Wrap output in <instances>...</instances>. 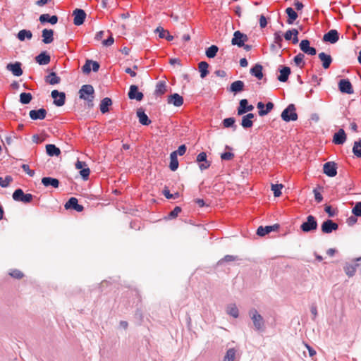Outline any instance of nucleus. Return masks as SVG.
<instances>
[{"instance_id": "obj_1", "label": "nucleus", "mask_w": 361, "mask_h": 361, "mask_svg": "<svg viewBox=\"0 0 361 361\" xmlns=\"http://www.w3.org/2000/svg\"><path fill=\"white\" fill-rule=\"evenodd\" d=\"M249 316L252 321L254 329L258 332L265 331V322L262 316L255 309H252L249 312Z\"/></svg>"}, {"instance_id": "obj_2", "label": "nucleus", "mask_w": 361, "mask_h": 361, "mask_svg": "<svg viewBox=\"0 0 361 361\" xmlns=\"http://www.w3.org/2000/svg\"><path fill=\"white\" fill-rule=\"evenodd\" d=\"M80 98L87 102L89 106H93L94 90L91 85H83L79 90Z\"/></svg>"}, {"instance_id": "obj_3", "label": "nucleus", "mask_w": 361, "mask_h": 361, "mask_svg": "<svg viewBox=\"0 0 361 361\" xmlns=\"http://www.w3.org/2000/svg\"><path fill=\"white\" fill-rule=\"evenodd\" d=\"M281 118L286 122L295 121L298 119L296 109L293 104H290L281 113Z\"/></svg>"}, {"instance_id": "obj_4", "label": "nucleus", "mask_w": 361, "mask_h": 361, "mask_svg": "<svg viewBox=\"0 0 361 361\" xmlns=\"http://www.w3.org/2000/svg\"><path fill=\"white\" fill-rule=\"evenodd\" d=\"M318 224L316 218L312 215L307 216V219L300 225V229L304 233H310L317 229Z\"/></svg>"}, {"instance_id": "obj_5", "label": "nucleus", "mask_w": 361, "mask_h": 361, "mask_svg": "<svg viewBox=\"0 0 361 361\" xmlns=\"http://www.w3.org/2000/svg\"><path fill=\"white\" fill-rule=\"evenodd\" d=\"M33 197L30 193H24L21 188L16 189L12 195V197L15 201L22 202L25 204L31 202Z\"/></svg>"}, {"instance_id": "obj_6", "label": "nucleus", "mask_w": 361, "mask_h": 361, "mask_svg": "<svg viewBox=\"0 0 361 361\" xmlns=\"http://www.w3.org/2000/svg\"><path fill=\"white\" fill-rule=\"evenodd\" d=\"M248 40V37L246 34L241 32L239 30L234 32L233 37L231 39V44L242 47L244 43Z\"/></svg>"}, {"instance_id": "obj_7", "label": "nucleus", "mask_w": 361, "mask_h": 361, "mask_svg": "<svg viewBox=\"0 0 361 361\" xmlns=\"http://www.w3.org/2000/svg\"><path fill=\"white\" fill-rule=\"evenodd\" d=\"M51 97L53 98V104L56 106H62L66 102V94L57 90H52Z\"/></svg>"}, {"instance_id": "obj_8", "label": "nucleus", "mask_w": 361, "mask_h": 361, "mask_svg": "<svg viewBox=\"0 0 361 361\" xmlns=\"http://www.w3.org/2000/svg\"><path fill=\"white\" fill-rule=\"evenodd\" d=\"M73 23L74 25L79 26L84 23L86 18V13L81 8H75L73 12Z\"/></svg>"}, {"instance_id": "obj_9", "label": "nucleus", "mask_w": 361, "mask_h": 361, "mask_svg": "<svg viewBox=\"0 0 361 361\" xmlns=\"http://www.w3.org/2000/svg\"><path fill=\"white\" fill-rule=\"evenodd\" d=\"M323 172L329 177H334L337 174V164L334 161L326 162L323 166Z\"/></svg>"}, {"instance_id": "obj_10", "label": "nucleus", "mask_w": 361, "mask_h": 361, "mask_svg": "<svg viewBox=\"0 0 361 361\" xmlns=\"http://www.w3.org/2000/svg\"><path fill=\"white\" fill-rule=\"evenodd\" d=\"M299 47L300 50L307 55L314 56L317 54L316 49L310 46V42L307 39L301 40Z\"/></svg>"}, {"instance_id": "obj_11", "label": "nucleus", "mask_w": 361, "mask_h": 361, "mask_svg": "<svg viewBox=\"0 0 361 361\" xmlns=\"http://www.w3.org/2000/svg\"><path fill=\"white\" fill-rule=\"evenodd\" d=\"M338 228V224L331 219L324 221L321 226L322 231L324 233H331L334 231H336Z\"/></svg>"}, {"instance_id": "obj_12", "label": "nucleus", "mask_w": 361, "mask_h": 361, "mask_svg": "<svg viewBox=\"0 0 361 361\" xmlns=\"http://www.w3.org/2000/svg\"><path fill=\"white\" fill-rule=\"evenodd\" d=\"M254 109V106L249 104L247 99H243L239 102V106L237 109L238 115L241 116L247 112L252 111Z\"/></svg>"}, {"instance_id": "obj_13", "label": "nucleus", "mask_w": 361, "mask_h": 361, "mask_svg": "<svg viewBox=\"0 0 361 361\" xmlns=\"http://www.w3.org/2000/svg\"><path fill=\"white\" fill-rule=\"evenodd\" d=\"M66 209H73L78 212H81L84 209V207L78 204V200L76 197H71L64 205Z\"/></svg>"}, {"instance_id": "obj_14", "label": "nucleus", "mask_w": 361, "mask_h": 361, "mask_svg": "<svg viewBox=\"0 0 361 361\" xmlns=\"http://www.w3.org/2000/svg\"><path fill=\"white\" fill-rule=\"evenodd\" d=\"M278 71L280 74L278 75L277 79L281 82H286L291 73L290 68L283 65H280L279 66Z\"/></svg>"}, {"instance_id": "obj_15", "label": "nucleus", "mask_w": 361, "mask_h": 361, "mask_svg": "<svg viewBox=\"0 0 361 361\" xmlns=\"http://www.w3.org/2000/svg\"><path fill=\"white\" fill-rule=\"evenodd\" d=\"M128 96L130 99H135L139 102L144 97L143 93L139 91L138 87L135 85L130 86Z\"/></svg>"}, {"instance_id": "obj_16", "label": "nucleus", "mask_w": 361, "mask_h": 361, "mask_svg": "<svg viewBox=\"0 0 361 361\" xmlns=\"http://www.w3.org/2000/svg\"><path fill=\"white\" fill-rule=\"evenodd\" d=\"M338 89L342 93L353 94V88L348 79H341L338 82Z\"/></svg>"}, {"instance_id": "obj_17", "label": "nucleus", "mask_w": 361, "mask_h": 361, "mask_svg": "<svg viewBox=\"0 0 361 361\" xmlns=\"http://www.w3.org/2000/svg\"><path fill=\"white\" fill-rule=\"evenodd\" d=\"M339 39V34L336 30H330L328 32L324 35L322 40L325 42L331 44L336 43Z\"/></svg>"}, {"instance_id": "obj_18", "label": "nucleus", "mask_w": 361, "mask_h": 361, "mask_svg": "<svg viewBox=\"0 0 361 361\" xmlns=\"http://www.w3.org/2000/svg\"><path fill=\"white\" fill-rule=\"evenodd\" d=\"M207 154L204 152H200L197 156L196 161L199 163L201 171L207 169L211 165V162L207 160Z\"/></svg>"}, {"instance_id": "obj_19", "label": "nucleus", "mask_w": 361, "mask_h": 361, "mask_svg": "<svg viewBox=\"0 0 361 361\" xmlns=\"http://www.w3.org/2000/svg\"><path fill=\"white\" fill-rule=\"evenodd\" d=\"M47 111L44 108H40L39 109H33L30 111L29 112V116L30 118L33 120H43L46 118Z\"/></svg>"}, {"instance_id": "obj_20", "label": "nucleus", "mask_w": 361, "mask_h": 361, "mask_svg": "<svg viewBox=\"0 0 361 361\" xmlns=\"http://www.w3.org/2000/svg\"><path fill=\"white\" fill-rule=\"evenodd\" d=\"M21 63L16 61L15 63H9L6 66V69L11 71L13 75L19 77L23 75V69Z\"/></svg>"}, {"instance_id": "obj_21", "label": "nucleus", "mask_w": 361, "mask_h": 361, "mask_svg": "<svg viewBox=\"0 0 361 361\" xmlns=\"http://www.w3.org/2000/svg\"><path fill=\"white\" fill-rule=\"evenodd\" d=\"M279 228V225L278 224L271 225V226H260L257 229V235L259 236H264L265 235L271 233V231H277Z\"/></svg>"}, {"instance_id": "obj_22", "label": "nucleus", "mask_w": 361, "mask_h": 361, "mask_svg": "<svg viewBox=\"0 0 361 361\" xmlns=\"http://www.w3.org/2000/svg\"><path fill=\"white\" fill-rule=\"evenodd\" d=\"M347 136L343 128L339 129L333 136V142L335 145H343L346 141Z\"/></svg>"}, {"instance_id": "obj_23", "label": "nucleus", "mask_w": 361, "mask_h": 361, "mask_svg": "<svg viewBox=\"0 0 361 361\" xmlns=\"http://www.w3.org/2000/svg\"><path fill=\"white\" fill-rule=\"evenodd\" d=\"M39 20L42 24L50 23L51 25H55L58 22L59 18L56 15L50 16L48 13H44L40 15Z\"/></svg>"}, {"instance_id": "obj_24", "label": "nucleus", "mask_w": 361, "mask_h": 361, "mask_svg": "<svg viewBox=\"0 0 361 361\" xmlns=\"http://www.w3.org/2000/svg\"><path fill=\"white\" fill-rule=\"evenodd\" d=\"M136 114L137 117L138 118L140 123H141L142 125L149 126L152 123L151 120L145 114V110L142 108L137 109Z\"/></svg>"}, {"instance_id": "obj_25", "label": "nucleus", "mask_w": 361, "mask_h": 361, "mask_svg": "<svg viewBox=\"0 0 361 361\" xmlns=\"http://www.w3.org/2000/svg\"><path fill=\"white\" fill-rule=\"evenodd\" d=\"M167 102L169 104H172L173 106L176 107H179L183 104V98L178 93H173L169 96L167 99Z\"/></svg>"}, {"instance_id": "obj_26", "label": "nucleus", "mask_w": 361, "mask_h": 361, "mask_svg": "<svg viewBox=\"0 0 361 361\" xmlns=\"http://www.w3.org/2000/svg\"><path fill=\"white\" fill-rule=\"evenodd\" d=\"M42 183L44 187H51L54 188H58L60 184L59 180L53 177H44L42 178Z\"/></svg>"}, {"instance_id": "obj_27", "label": "nucleus", "mask_w": 361, "mask_h": 361, "mask_svg": "<svg viewBox=\"0 0 361 361\" xmlns=\"http://www.w3.org/2000/svg\"><path fill=\"white\" fill-rule=\"evenodd\" d=\"M54 32L52 29H44L42 31V42L48 44L54 41Z\"/></svg>"}, {"instance_id": "obj_28", "label": "nucleus", "mask_w": 361, "mask_h": 361, "mask_svg": "<svg viewBox=\"0 0 361 361\" xmlns=\"http://www.w3.org/2000/svg\"><path fill=\"white\" fill-rule=\"evenodd\" d=\"M35 61L39 65H47L49 63L51 56L46 51H44L35 57Z\"/></svg>"}, {"instance_id": "obj_29", "label": "nucleus", "mask_w": 361, "mask_h": 361, "mask_svg": "<svg viewBox=\"0 0 361 361\" xmlns=\"http://www.w3.org/2000/svg\"><path fill=\"white\" fill-rule=\"evenodd\" d=\"M262 70L263 66L259 63H256L250 68V73L258 80H262L264 77Z\"/></svg>"}, {"instance_id": "obj_30", "label": "nucleus", "mask_w": 361, "mask_h": 361, "mask_svg": "<svg viewBox=\"0 0 361 361\" xmlns=\"http://www.w3.org/2000/svg\"><path fill=\"white\" fill-rule=\"evenodd\" d=\"M319 59L322 62V66L324 69H327L330 67L333 59L331 55L327 54L324 52H321L318 55Z\"/></svg>"}, {"instance_id": "obj_31", "label": "nucleus", "mask_w": 361, "mask_h": 361, "mask_svg": "<svg viewBox=\"0 0 361 361\" xmlns=\"http://www.w3.org/2000/svg\"><path fill=\"white\" fill-rule=\"evenodd\" d=\"M255 117V114L252 113H248L242 117L241 126L243 128H250L253 126L252 118Z\"/></svg>"}, {"instance_id": "obj_32", "label": "nucleus", "mask_w": 361, "mask_h": 361, "mask_svg": "<svg viewBox=\"0 0 361 361\" xmlns=\"http://www.w3.org/2000/svg\"><path fill=\"white\" fill-rule=\"evenodd\" d=\"M245 83L242 80H235L231 83L229 91L235 94L242 92L244 90Z\"/></svg>"}, {"instance_id": "obj_33", "label": "nucleus", "mask_w": 361, "mask_h": 361, "mask_svg": "<svg viewBox=\"0 0 361 361\" xmlns=\"http://www.w3.org/2000/svg\"><path fill=\"white\" fill-rule=\"evenodd\" d=\"M285 12L288 16L287 23L288 25L293 24V23L296 20V19L298 17V13L291 7H288L286 9Z\"/></svg>"}, {"instance_id": "obj_34", "label": "nucleus", "mask_w": 361, "mask_h": 361, "mask_svg": "<svg viewBox=\"0 0 361 361\" xmlns=\"http://www.w3.org/2000/svg\"><path fill=\"white\" fill-rule=\"evenodd\" d=\"M112 105V100L109 97L104 98L100 103L99 109L102 114L109 112V106Z\"/></svg>"}, {"instance_id": "obj_35", "label": "nucleus", "mask_w": 361, "mask_h": 361, "mask_svg": "<svg viewBox=\"0 0 361 361\" xmlns=\"http://www.w3.org/2000/svg\"><path fill=\"white\" fill-rule=\"evenodd\" d=\"M46 152L49 157L59 156L61 154V150L54 144L46 145Z\"/></svg>"}, {"instance_id": "obj_36", "label": "nucleus", "mask_w": 361, "mask_h": 361, "mask_svg": "<svg viewBox=\"0 0 361 361\" xmlns=\"http://www.w3.org/2000/svg\"><path fill=\"white\" fill-rule=\"evenodd\" d=\"M32 37V33L29 30L23 29L17 34V38L21 42H23L25 39L30 40Z\"/></svg>"}, {"instance_id": "obj_37", "label": "nucleus", "mask_w": 361, "mask_h": 361, "mask_svg": "<svg viewBox=\"0 0 361 361\" xmlns=\"http://www.w3.org/2000/svg\"><path fill=\"white\" fill-rule=\"evenodd\" d=\"M155 32L159 34V37L161 39H166L168 41H171L173 39V37L170 35L169 31L165 30L162 27H157Z\"/></svg>"}, {"instance_id": "obj_38", "label": "nucleus", "mask_w": 361, "mask_h": 361, "mask_svg": "<svg viewBox=\"0 0 361 361\" xmlns=\"http://www.w3.org/2000/svg\"><path fill=\"white\" fill-rule=\"evenodd\" d=\"M358 266H359V264L345 263L343 269H344L345 274L349 277H351L355 275V271H356V267Z\"/></svg>"}, {"instance_id": "obj_39", "label": "nucleus", "mask_w": 361, "mask_h": 361, "mask_svg": "<svg viewBox=\"0 0 361 361\" xmlns=\"http://www.w3.org/2000/svg\"><path fill=\"white\" fill-rule=\"evenodd\" d=\"M45 81L50 85H56L61 82V78L55 72H51L45 78Z\"/></svg>"}, {"instance_id": "obj_40", "label": "nucleus", "mask_w": 361, "mask_h": 361, "mask_svg": "<svg viewBox=\"0 0 361 361\" xmlns=\"http://www.w3.org/2000/svg\"><path fill=\"white\" fill-rule=\"evenodd\" d=\"M209 64L206 61H200L198 64L199 71L200 73V77L204 78L209 73L208 71Z\"/></svg>"}, {"instance_id": "obj_41", "label": "nucleus", "mask_w": 361, "mask_h": 361, "mask_svg": "<svg viewBox=\"0 0 361 361\" xmlns=\"http://www.w3.org/2000/svg\"><path fill=\"white\" fill-rule=\"evenodd\" d=\"M178 158L176 157V152H171L170 154V164H169V169L172 171H175L178 168Z\"/></svg>"}, {"instance_id": "obj_42", "label": "nucleus", "mask_w": 361, "mask_h": 361, "mask_svg": "<svg viewBox=\"0 0 361 361\" xmlns=\"http://www.w3.org/2000/svg\"><path fill=\"white\" fill-rule=\"evenodd\" d=\"M235 119L233 117H229L224 118L222 121L223 126L224 128H231L233 130H235L237 128V126L235 124Z\"/></svg>"}, {"instance_id": "obj_43", "label": "nucleus", "mask_w": 361, "mask_h": 361, "mask_svg": "<svg viewBox=\"0 0 361 361\" xmlns=\"http://www.w3.org/2000/svg\"><path fill=\"white\" fill-rule=\"evenodd\" d=\"M219 51V47L216 45H211L209 47L206 49L205 55L209 59H213L216 56Z\"/></svg>"}, {"instance_id": "obj_44", "label": "nucleus", "mask_w": 361, "mask_h": 361, "mask_svg": "<svg viewBox=\"0 0 361 361\" xmlns=\"http://www.w3.org/2000/svg\"><path fill=\"white\" fill-rule=\"evenodd\" d=\"M226 312L233 318H238L239 316V311L235 304H231L227 306Z\"/></svg>"}, {"instance_id": "obj_45", "label": "nucleus", "mask_w": 361, "mask_h": 361, "mask_svg": "<svg viewBox=\"0 0 361 361\" xmlns=\"http://www.w3.org/2000/svg\"><path fill=\"white\" fill-rule=\"evenodd\" d=\"M166 91V82L164 81L158 82L156 85V89H155V92H154L155 94L161 95V94H164Z\"/></svg>"}, {"instance_id": "obj_46", "label": "nucleus", "mask_w": 361, "mask_h": 361, "mask_svg": "<svg viewBox=\"0 0 361 361\" xmlns=\"http://www.w3.org/2000/svg\"><path fill=\"white\" fill-rule=\"evenodd\" d=\"M32 99V95L30 92H22L20 94V102L23 104H28Z\"/></svg>"}, {"instance_id": "obj_47", "label": "nucleus", "mask_w": 361, "mask_h": 361, "mask_svg": "<svg viewBox=\"0 0 361 361\" xmlns=\"http://www.w3.org/2000/svg\"><path fill=\"white\" fill-rule=\"evenodd\" d=\"M353 152L355 157L361 158V139L354 142Z\"/></svg>"}, {"instance_id": "obj_48", "label": "nucleus", "mask_w": 361, "mask_h": 361, "mask_svg": "<svg viewBox=\"0 0 361 361\" xmlns=\"http://www.w3.org/2000/svg\"><path fill=\"white\" fill-rule=\"evenodd\" d=\"M304 58H305L304 54L302 53H299L298 54L295 56V57L293 59V61L297 66H299L300 68H302L305 65V62L303 61Z\"/></svg>"}, {"instance_id": "obj_49", "label": "nucleus", "mask_w": 361, "mask_h": 361, "mask_svg": "<svg viewBox=\"0 0 361 361\" xmlns=\"http://www.w3.org/2000/svg\"><path fill=\"white\" fill-rule=\"evenodd\" d=\"M235 357V350L229 348L224 357V361H233Z\"/></svg>"}, {"instance_id": "obj_50", "label": "nucleus", "mask_w": 361, "mask_h": 361, "mask_svg": "<svg viewBox=\"0 0 361 361\" xmlns=\"http://www.w3.org/2000/svg\"><path fill=\"white\" fill-rule=\"evenodd\" d=\"M283 188L282 184H271V190L276 197L281 196V189Z\"/></svg>"}, {"instance_id": "obj_51", "label": "nucleus", "mask_w": 361, "mask_h": 361, "mask_svg": "<svg viewBox=\"0 0 361 361\" xmlns=\"http://www.w3.org/2000/svg\"><path fill=\"white\" fill-rule=\"evenodd\" d=\"M162 193L166 199H176V198L179 197V196H180V194L178 192H176L174 194H172V192H170V191L167 187L164 188V189L162 191Z\"/></svg>"}, {"instance_id": "obj_52", "label": "nucleus", "mask_w": 361, "mask_h": 361, "mask_svg": "<svg viewBox=\"0 0 361 361\" xmlns=\"http://www.w3.org/2000/svg\"><path fill=\"white\" fill-rule=\"evenodd\" d=\"M274 105L271 102H268L266 104V108L264 110H261L258 111V114L260 116H265L268 114L274 108Z\"/></svg>"}, {"instance_id": "obj_53", "label": "nucleus", "mask_w": 361, "mask_h": 361, "mask_svg": "<svg viewBox=\"0 0 361 361\" xmlns=\"http://www.w3.org/2000/svg\"><path fill=\"white\" fill-rule=\"evenodd\" d=\"M240 259L239 258L238 256L237 255H227L226 256H224V258H222L221 259H220L218 262L219 264H221L223 262H233V261H236V260H240Z\"/></svg>"}, {"instance_id": "obj_54", "label": "nucleus", "mask_w": 361, "mask_h": 361, "mask_svg": "<svg viewBox=\"0 0 361 361\" xmlns=\"http://www.w3.org/2000/svg\"><path fill=\"white\" fill-rule=\"evenodd\" d=\"M12 181L13 178L11 176H6L4 178L0 177V186L7 188Z\"/></svg>"}, {"instance_id": "obj_55", "label": "nucleus", "mask_w": 361, "mask_h": 361, "mask_svg": "<svg viewBox=\"0 0 361 361\" xmlns=\"http://www.w3.org/2000/svg\"><path fill=\"white\" fill-rule=\"evenodd\" d=\"M182 209L180 207H176L166 217L167 219H173L178 216V214L181 212Z\"/></svg>"}, {"instance_id": "obj_56", "label": "nucleus", "mask_w": 361, "mask_h": 361, "mask_svg": "<svg viewBox=\"0 0 361 361\" xmlns=\"http://www.w3.org/2000/svg\"><path fill=\"white\" fill-rule=\"evenodd\" d=\"M352 213L355 216H361V202H357L355 203L354 207L352 209Z\"/></svg>"}, {"instance_id": "obj_57", "label": "nucleus", "mask_w": 361, "mask_h": 361, "mask_svg": "<svg viewBox=\"0 0 361 361\" xmlns=\"http://www.w3.org/2000/svg\"><path fill=\"white\" fill-rule=\"evenodd\" d=\"M274 42L275 44H276L279 48H281L282 47V42H283V38L281 37V32H276L274 34Z\"/></svg>"}, {"instance_id": "obj_58", "label": "nucleus", "mask_w": 361, "mask_h": 361, "mask_svg": "<svg viewBox=\"0 0 361 361\" xmlns=\"http://www.w3.org/2000/svg\"><path fill=\"white\" fill-rule=\"evenodd\" d=\"M91 63H92L91 59L86 60L85 63L82 67V71L83 73L87 75L91 72V71H92Z\"/></svg>"}, {"instance_id": "obj_59", "label": "nucleus", "mask_w": 361, "mask_h": 361, "mask_svg": "<svg viewBox=\"0 0 361 361\" xmlns=\"http://www.w3.org/2000/svg\"><path fill=\"white\" fill-rule=\"evenodd\" d=\"M79 173H80V175L81 176L82 178L84 180H87L89 178L90 170L89 167L87 166H85L84 169H81L79 171Z\"/></svg>"}, {"instance_id": "obj_60", "label": "nucleus", "mask_w": 361, "mask_h": 361, "mask_svg": "<svg viewBox=\"0 0 361 361\" xmlns=\"http://www.w3.org/2000/svg\"><path fill=\"white\" fill-rule=\"evenodd\" d=\"M296 34V35H298L299 34V32L298 30L296 29H291V30H288V31H286L284 34V38L287 41H289L292 39V36L294 35V34Z\"/></svg>"}, {"instance_id": "obj_61", "label": "nucleus", "mask_w": 361, "mask_h": 361, "mask_svg": "<svg viewBox=\"0 0 361 361\" xmlns=\"http://www.w3.org/2000/svg\"><path fill=\"white\" fill-rule=\"evenodd\" d=\"M21 168L29 176L33 177L35 176V171L31 170L29 167V165L24 164L21 166Z\"/></svg>"}, {"instance_id": "obj_62", "label": "nucleus", "mask_w": 361, "mask_h": 361, "mask_svg": "<svg viewBox=\"0 0 361 361\" xmlns=\"http://www.w3.org/2000/svg\"><path fill=\"white\" fill-rule=\"evenodd\" d=\"M109 32L110 33V36L106 39L102 41V44L105 47H109L112 45L114 42V39L112 36V33L110 31H109Z\"/></svg>"}, {"instance_id": "obj_63", "label": "nucleus", "mask_w": 361, "mask_h": 361, "mask_svg": "<svg viewBox=\"0 0 361 361\" xmlns=\"http://www.w3.org/2000/svg\"><path fill=\"white\" fill-rule=\"evenodd\" d=\"M12 277L20 279L23 276V274L18 269L12 270L9 274Z\"/></svg>"}, {"instance_id": "obj_64", "label": "nucleus", "mask_w": 361, "mask_h": 361, "mask_svg": "<svg viewBox=\"0 0 361 361\" xmlns=\"http://www.w3.org/2000/svg\"><path fill=\"white\" fill-rule=\"evenodd\" d=\"M234 157V154L229 152H224L221 154V159L222 160H231Z\"/></svg>"}]
</instances>
